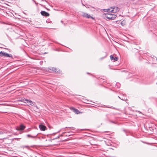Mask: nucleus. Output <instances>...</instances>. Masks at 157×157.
<instances>
[{
  "instance_id": "obj_1",
  "label": "nucleus",
  "mask_w": 157,
  "mask_h": 157,
  "mask_svg": "<svg viewBox=\"0 0 157 157\" xmlns=\"http://www.w3.org/2000/svg\"><path fill=\"white\" fill-rule=\"evenodd\" d=\"M105 17L107 18L109 21L114 20L117 17L116 15L110 13H105Z\"/></svg>"
},
{
  "instance_id": "obj_2",
  "label": "nucleus",
  "mask_w": 157,
  "mask_h": 157,
  "mask_svg": "<svg viewBox=\"0 0 157 157\" xmlns=\"http://www.w3.org/2000/svg\"><path fill=\"white\" fill-rule=\"evenodd\" d=\"M0 56L7 57H12V56L11 54H8L6 52H4L2 51L0 52Z\"/></svg>"
},
{
  "instance_id": "obj_3",
  "label": "nucleus",
  "mask_w": 157,
  "mask_h": 157,
  "mask_svg": "<svg viewBox=\"0 0 157 157\" xmlns=\"http://www.w3.org/2000/svg\"><path fill=\"white\" fill-rule=\"evenodd\" d=\"M82 16L84 17H86L88 18H90L93 19H94V17L91 16L90 15L88 14L87 13H86L83 12H82Z\"/></svg>"
},
{
  "instance_id": "obj_4",
  "label": "nucleus",
  "mask_w": 157,
  "mask_h": 157,
  "mask_svg": "<svg viewBox=\"0 0 157 157\" xmlns=\"http://www.w3.org/2000/svg\"><path fill=\"white\" fill-rule=\"evenodd\" d=\"M111 9H112V10L110 11V12L113 13H116L119 11L120 9L117 7L114 6L111 7Z\"/></svg>"
},
{
  "instance_id": "obj_5",
  "label": "nucleus",
  "mask_w": 157,
  "mask_h": 157,
  "mask_svg": "<svg viewBox=\"0 0 157 157\" xmlns=\"http://www.w3.org/2000/svg\"><path fill=\"white\" fill-rule=\"evenodd\" d=\"M40 13L42 16H44L48 17L49 16V14L48 13L44 11H41Z\"/></svg>"
},
{
  "instance_id": "obj_6",
  "label": "nucleus",
  "mask_w": 157,
  "mask_h": 157,
  "mask_svg": "<svg viewBox=\"0 0 157 157\" xmlns=\"http://www.w3.org/2000/svg\"><path fill=\"white\" fill-rule=\"evenodd\" d=\"M26 103H29L30 105L32 106H34L35 103L33 102L32 101L29 100L27 99Z\"/></svg>"
},
{
  "instance_id": "obj_7",
  "label": "nucleus",
  "mask_w": 157,
  "mask_h": 157,
  "mask_svg": "<svg viewBox=\"0 0 157 157\" xmlns=\"http://www.w3.org/2000/svg\"><path fill=\"white\" fill-rule=\"evenodd\" d=\"M110 57L111 59V60H113L114 61H117L118 60V58L117 57H114L112 55H111Z\"/></svg>"
},
{
  "instance_id": "obj_8",
  "label": "nucleus",
  "mask_w": 157,
  "mask_h": 157,
  "mask_svg": "<svg viewBox=\"0 0 157 157\" xmlns=\"http://www.w3.org/2000/svg\"><path fill=\"white\" fill-rule=\"evenodd\" d=\"M39 127L41 130L43 131H45L46 128V126L44 125H39Z\"/></svg>"
},
{
  "instance_id": "obj_9",
  "label": "nucleus",
  "mask_w": 157,
  "mask_h": 157,
  "mask_svg": "<svg viewBox=\"0 0 157 157\" xmlns=\"http://www.w3.org/2000/svg\"><path fill=\"white\" fill-rule=\"evenodd\" d=\"M71 109L73 112L75 113L76 114H78L80 113V112L78 111V110L75 108H72Z\"/></svg>"
},
{
  "instance_id": "obj_10",
  "label": "nucleus",
  "mask_w": 157,
  "mask_h": 157,
  "mask_svg": "<svg viewBox=\"0 0 157 157\" xmlns=\"http://www.w3.org/2000/svg\"><path fill=\"white\" fill-rule=\"evenodd\" d=\"M25 128V126H24L23 125L21 124L20 125L19 129L20 130H24Z\"/></svg>"
},
{
  "instance_id": "obj_11",
  "label": "nucleus",
  "mask_w": 157,
  "mask_h": 157,
  "mask_svg": "<svg viewBox=\"0 0 157 157\" xmlns=\"http://www.w3.org/2000/svg\"><path fill=\"white\" fill-rule=\"evenodd\" d=\"M27 99H25V98L22 99L20 100H19L20 101H22L23 102H24L25 103H26V101H27Z\"/></svg>"
},
{
  "instance_id": "obj_12",
  "label": "nucleus",
  "mask_w": 157,
  "mask_h": 157,
  "mask_svg": "<svg viewBox=\"0 0 157 157\" xmlns=\"http://www.w3.org/2000/svg\"><path fill=\"white\" fill-rule=\"evenodd\" d=\"M105 12H110V9H104L103 10Z\"/></svg>"
},
{
  "instance_id": "obj_13",
  "label": "nucleus",
  "mask_w": 157,
  "mask_h": 157,
  "mask_svg": "<svg viewBox=\"0 0 157 157\" xmlns=\"http://www.w3.org/2000/svg\"><path fill=\"white\" fill-rule=\"evenodd\" d=\"M52 70L53 71H54V72H55L56 73L58 72V71H57V70H56V68H52Z\"/></svg>"
},
{
  "instance_id": "obj_14",
  "label": "nucleus",
  "mask_w": 157,
  "mask_h": 157,
  "mask_svg": "<svg viewBox=\"0 0 157 157\" xmlns=\"http://www.w3.org/2000/svg\"><path fill=\"white\" fill-rule=\"evenodd\" d=\"M116 85L117 86V87L118 88H119L120 87V84H119V83H116Z\"/></svg>"
},
{
  "instance_id": "obj_15",
  "label": "nucleus",
  "mask_w": 157,
  "mask_h": 157,
  "mask_svg": "<svg viewBox=\"0 0 157 157\" xmlns=\"http://www.w3.org/2000/svg\"><path fill=\"white\" fill-rule=\"evenodd\" d=\"M118 97L120 99H121V100H125L126 99V98H121L119 96H118Z\"/></svg>"
},
{
  "instance_id": "obj_16",
  "label": "nucleus",
  "mask_w": 157,
  "mask_h": 157,
  "mask_svg": "<svg viewBox=\"0 0 157 157\" xmlns=\"http://www.w3.org/2000/svg\"><path fill=\"white\" fill-rule=\"evenodd\" d=\"M36 136H30V137H31L32 138H35L36 137Z\"/></svg>"
},
{
  "instance_id": "obj_17",
  "label": "nucleus",
  "mask_w": 157,
  "mask_h": 157,
  "mask_svg": "<svg viewBox=\"0 0 157 157\" xmlns=\"http://www.w3.org/2000/svg\"><path fill=\"white\" fill-rule=\"evenodd\" d=\"M34 106H35L36 107V109H38V107L36 105H34Z\"/></svg>"
},
{
  "instance_id": "obj_18",
  "label": "nucleus",
  "mask_w": 157,
  "mask_h": 157,
  "mask_svg": "<svg viewBox=\"0 0 157 157\" xmlns=\"http://www.w3.org/2000/svg\"><path fill=\"white\" fill-rule=\"evenodd\" d=\"M30 135L28 134L27 135V136L28 137H30Z\"/></svg>"
},
{
  "instance_id": "obj_19",
  "label": "nucleus",
  "mask_w": 157,
  "mask_h": 157,
  "mask_svg": "<svg viewBox=\"0 0 157 157\" xmlns=\"http://www.w3.org/2000/svg\"><path fill=\"white\" fill-rule=\"evenodd\" d=\"M124 22V21H122L121 22V25H122V24H123V23Z\"/></svg>"
},
{
  "instance_id": "obj_20",
  "label": "nucleus",
  "mask_w": 157,
  "mask_h": 157,
  "mask_svg": "<svg viewBox=\"0 0 157 157\" xmlns=\"http://www.w3.org/2000/svg\"><path fill=\"white\" fill-rule=\"evenodd\" d=\"M124 22V21H122L121 22V25H122V24H123V23Z\"/></svg>"
},
{
  "instance_id": "obj_21",
  "label": "nucleus",
  "mask_w": 157,
  "mask_h": 157,
  "mask_svg": "<svg viewBox=\"0 0 157 157\" xmlns=\"http://www.w3.org/2000/svg\"><path fill=\"white\" fill-rule=\"evenodd\" d=\"M72 128V129L74 130V127H72V128Z\"/></svg>"
},
{
  "instance_id": "obj_22",
  "label": "nucleus",
  "mask_w": 157,
  "mask_h": 157,
  "mask_svg": "<svg viewBox=\"0 0 157 157\" xmlns=\"http://www.w3.org/2000/svg\"><path fill=\"white\" fill-rule=\"evenodd\" d=\"M24 147H28V146H24Z\"/></svg>"
},
{
  "instance_id": "obj_23",
  "label": "nucleus",
  "mask_w": 157,
  "mask_h": 157,
  "mask_svg": "<svg viewBox=\"0 0 157 157\" xmlns=\"http://www.w3.org/2000/svg\"><path fill=\"white\" fill-rule=\"evenodd\" d=\"M41 1H45L46 2V1L45 0H41Z\"/></svg>"
},
{
  "instance_id": "obj_24",
  "label": "nucleus",
  "mask_w": 157,
  "mask_h": 157,
  "mask_svg": "<svg viewBox=\"0 0 157 157\" xmlns=\"http://www.w3.org/2000/svg\"><path fill=\"white\" fill-rule=\"evenodd\" d=\"M139 113H141L139 111Z\"/></svg>"
},
{
  "instance_id": "obj_25",
  "label": "nucleus",
  "mask_w": 157,
  "mask_h": 157,
  "mask_svg": "<svg viewBox=\"0 0 157 157\" xmlns=\"http://www.w3.org/2000/svg\"><path fill=\"white\" fill-rule=\"evenodd\" d=\"M112 123H114V122H113V121H112Z\"/></svg>"
},
{
  "instance_id": "obj_26",
  "label": "nucleus",
  "mask_w": 157,
  "mask_h": 157,
  "mask_svg": "<svg viewBox=\"0 0 157 157\" xmlns=\"http://www.w3.org/2000/svg\"><path fill=\"white\" fill-rule=\"evenodd\" d=\"M156 60H157V58H156Z\"/></svg>"
},
{
  "instance_id": "obj_27",
  "label": "nucleus",
  "mask_w": 157,
  "mask_h": 157,
  "mask_svg": "<svg viewBox=\"0 0 157 157\" xmlns=\"http://www.w3.org/2000/svg\"><path fill=\"white\" fill-rule=\"evenodd\" d=\"M110 108H112V107H110Z\"/></svg>"
}]
</instances>
